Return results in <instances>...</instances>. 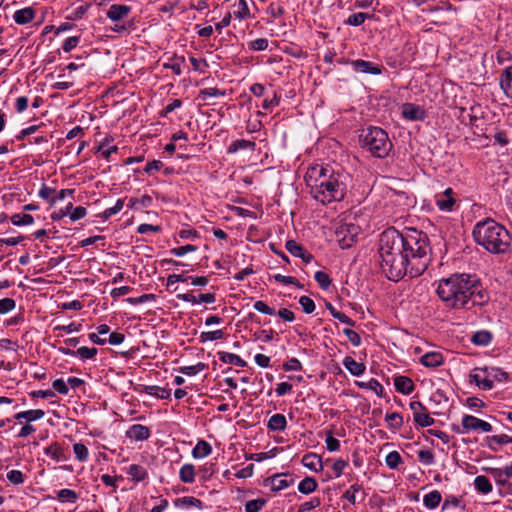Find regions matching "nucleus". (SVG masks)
<instances>
[{
	"instance_id": "nucleus-1",
	"label": "nucleus",
	"mask_w": 512,
	"mask_h": 512,
	"mask_svg": "<svg viewBox=\"0 0 512 512\" xmlns=\"http://www.w3.org/2000/svg\"><path fill=\"white\" fill-rule=\"evenodd\" d=\"M430 252L428 236L415 228L401 233L392 227L380 235V267L391 281L397 282L405 275H422L430 263Z\"/></svg>"
},
{
	"instance_id": "nucleus-2",
	"label": "nucleus",
	"mask_w": 512,
	"mask_h": 512,
	"mask_svg": "<svg viewBox=\"0 0 512 512\" xmlns=\"http://www.w3.org/2000/svg\"><path fill=\"white\" fill-rule=\"evenodd\" d=\"M437 295L451 309L470 310L484 305L487 294L476 275L455 273L438 281Z\"/></svg>"
},
{
	"instance_id": "nucleus-3",
	"label": "nucleus",
	"mask_w": 512,
	"mask_h": 512,
	"mask_svg": "<svg viewBox=\"0 0 512 512\" xmlns=\"http://www.w3.org/2000/svg\"><path fill=\"white\" fill-rule=\"evenodd\" d=\"M346 179L347 175L343 172L320 165L311 167L305 175L310 194L323 205L344 199L347 190Z\"/></svg>"
},
{
	"instance_id": "nucleus-4",
	"label": "nucleus",
	"mask_w": 512,
	"mask_h": 512,
	"mask_svg": "<svg viewBox=\"0 0 512 512\" xmlns=\"http://www.w3.org/2000/svg\"><path fill=\"white\" fill-rule=\"evenodd\" d=\"M475 242L492 254H507L511 250L509 231L492 218L477 222L472 231Z\"/></svg>"
},
{
	"instance_id": "nucleus-5",
	"label": "nucleus",
	"mask_w": 512,
	"mask_h": 512,
	"mask_svg": "<svg viewBox=\"0 0 512 512\" xmlns=\"http://www.w3.org/2000/svg\"><path fill=\"white\" fill-rule=\"evenodd\" d=\"M359 140L362 148L378 158L386 157L392 149L387 132L380 127L369 126L361 129Z\"/></svg>"
},
{
	"instance_id": "nucleus-6",
	"label": "nucleus",
	"mask_w": 512,
	"mask_h": 512,
	"mask_svg": "<svg viewBox=\"0 0 512 512\" xmlns=\"http://www.w3.org/2000/svg\"><path fill=\"white\" fill-rule=\"evenodd\" d=\"M451 429L457 434H465L470 431L488 433L492 431V425L489 422L479 419L473 415L465 414L462 417L461 426L453 424Z\"/></svg>"
},
{
	"instance_id": "nucleus-7",
	"label": "nucleus",
	"mask_w": 512,
	"mask_h": 512,
	"mask_svg": "<svg viewBox=\"0 0 512 512\" xmlns=\"http://www.w3.org/2000/svg\"><path fill=\"white\" fill-rule=\"evenodd\" d=\"M359 226L353 223H341L335 230L336 240L342 249L350 248L359 234Z\"/></svg>"
},
{
	"instance_id": "nucleus-8",
	"label": "nucleus",
	"mask_w": 512,
	"mask_h": 512,
	"mask_svg": "<svg viewBox=\"0 0 512 512\" xmlns=\"http://www.w3.org/2000/svg\"><path fill=\"white\" fill-rule=\"evenodd\" d=\"M294 479L286 473H277L264 480V486L270 487L271 491L279 492L293 485Z\"/></svg>"
},
{
	"instance_id": "nucleus-9",
	"label": "nucleus",
	"mask_w": 512,
	"mask_h": 512,
	"mask_svg": "<svg viewBox=\"0 0 512 512\" xmlns=\"http://www.w3.org/2000/svg\"><path fill=\"white\" fill-rule=\"evenodd\" d=\"M435 203L440 211L451 212L456 203L455 193L452 188H446L443 192L435 195Z\"/></svg>"
},
{
	"instance_id": "nucleus-10",
	"label": "nucleus",
	"mask_w": 512,
	"mask_h": 512,
	"mask_svg": "<svg viewBox=\"0 0 512 512\" xmlns=\"http://www.w3.org/2000/svg\"><path fill=\"white\" fill-rule=\"evenodd\" d=\"M401 114L409 121H423L426 118V111L414 103H404L401 107Z\"/></svg>"
},
{
	"instance_id": "nucleus-11",
	"label": "nucleus",
	"mask_w": 512,
	"mask_h": 512,
	"mask_svg": "<svg viewBox=\"0 0 512 512\" xmlns=\"http://www.w3.org/2000/svg\"><path fill=\"white\" fill-rule=\"evenodd\" d=\"M354 71L358 73H365L371 75H379L382 73L384 67L363 59H357L350 62Z\"/></svg>"
},
{
	"instance_id": "nucleus-12",
	"label": "nucleus",
	"mask_w": 512,
	"mask_h": 512,
	"mask_svg": "<svg viewBox=\"0 0 512 512\" xmlns=\"http://www.w3.org/2000/svg\"><path fill=\"white\" fill-rule=\"evenodd\" d=\"M58 352L65 356H77L82 360L93 359L98 350L95 347H79L77 350H72L68 347H58Z\"/></svg>"
},
{
	"instance_id": "nucleus-13",
	"label": "nucleus",
	"mask_w": 512,
	"mask_h": 512,
	"mask_svg": "<svg viewBox=\"0 0 512 512\" xmlns=\"http://www.w3.org/2000/svg\"><path fill=\"white\" fill-rule=\"evenodd\" d=\"M285 248L290 254L301 258L305 263H309L313 258L310 252L294 240H288L285 244Z\"/></svg>"
},
{
	"instance_id": "nucleus-14",
	"label": "nucleus",
	"mask_w": 512,
	"mask_h": 512,
	"mask_svg": "<svg viewBox=\"0 0 512 512\" xmlns=\"http://www.w3.org/2000/svg\"><path fill=\"white\" fill-rule=\"evenodd\" d=\"M151 435L150 429L142 424H133L126 431V437L135 441L147 440Z\"/></svg>"
},
{
	"instance_id": "nucleus-15",
	"label": "nucleus",
	"mask_w": 512,
	"mask_h": 512,
	"mask_svg": "<svg viewBox=\"0 0 512 512\" xmlns=\"http://www.w3.org/2000/svg\"><path fill=\"white\" fill-rule=\"evenodd\" d=\"M474 371L482 372L483 374L488 376L489 379H492L493 382L494 381L506 382V381L509 380L508 373L505 372L504 370H502L501 368H498V367H487V366L477 367V368L474 369Z\"/></svg>"
},
{
	"instance_id": "nucleus-16",
	"label": "nucleus",
	"mask_w": 512,
	"mask_h": 512,
	"mask_svg": "<svg viewBox=\"0 0 512 512\" xmlns=\"http://www.w3.org/2000/svg\"><path fill=\"white\" fill-rule=\"evenodd\" d=\"M131 7L122 4H113L106 12V16L112 22H119L129 15Z\"/></svg>"
},
{
	"instance_id": "nucleus-17",
	"label": "nucleus",
	"mask_w": 512,
	"mask_h": 512,
	"mask_svg": "<svg viewBox=\"0 0 512 512\" xmlns=\"http://www.w3.org/2000/svg\"><path fill=\"white\" fill-rule=\"evenodd\" d=\"M500 88L504 94L512 99V65L506 67L499 78Z\"/></svg>"
},
{
	"instance_id": "nucleus-18",
	"label": "nucleus",
	"mask_w": 512,
	"mask_h": 512,
	"mask_svg": "<svg viewBox=\"0 0 512 512\" xmlns=\"http://www.w3.org/2000/svg\"><path fill=\"white\" fill-rule=\"evenodd\" d=\"M301 463L311 471L319 472L323 469V463L320 456L315 453H307L302 457Z\"/></svg>"
},
{
	"instance_id": "nucleus-19",
	"label": "nucleus",
	"mask_w": 512,
	"mask_h": 512,
	"mask_svg": "<svg viewBox=\"0 0 512 512\" xmlns=\"http://www.w3.org/2000/svg\"><path fill=\"white\" fill-rule=\"evenodd\" d=\"M394 386L397 392L404 395L411 394L415 387L413 381L407 376H396L394 378Z\"/></svg>"
},
{
	"instance_id": "nucleus-20",
	"label": "nucleus",
	"mask_w": 512,
	"mask_h": 512,
	"mask_svg": "<svg viewBox=\"0 0 512 512\" xmlns=\"http://www.w3.org/2000/svg\"><path fill=\"white\" fill-rule=\"evenodd\" d=\"M43 452L46 456L52 458L56 462L66 461L68 459L64 449L57 442H53L49 446L45 447Z\"/></svg>"
},
{
	"instance_id": "nucleus-21",
	"label": "nucleus",
	"mask_w": 512,
	"mask_h": 512,
	"mask_svg": "<svg viewBox=\"0 0 512 512\" xmlns=\"http://www.w3.org/2000/svg\"><path fill=\"white\" fill-rule=\"evenodd\" d=\"M420 362L425 367L436 368L443 364L444 358L440 352L432 351L425 353L421 357Z\"/></svg>"
},
{
	"instance_id": "nucleus-22",
	"label": "nucleus",
	"mask_w": 512,
	"mask_h": 512,
	"mask_svg": "<svg viewBox=\"0 0 512 512\" xmlns=\"http://www.w3.org/2000/svg\"><path fill=\"white\" fill-rule=\"evenodd\" d=\"M287 427V420L283 414L277 413L272 415L268 422L267 428L269 431L280 432L284 431Z\"/></svg>"
},
{
	"instance_id": "nucleus-23",
	"label": "nucleus",
	"mask_w": 512,
	"mask_h": 512,
	"mask_svg": "<svg viewBox=\"0 0 512 512\" xmlns=\"http://www.w3.org/2000/svg\"><path fill=\"white\" fill-rule=\"evenodd\" d=\"M35 17V11L32 7H25L15 11L13 19L19 25L30 23Z\"/></svg>"
},
{
	"instance_id": "nucleus-24",
	"label": "nucleus",
	"mask_w": 512,
	"mask_h": 512,
	"mask_svg": "<svg viewBox=\"0 0 512 512\" xmlns=\"http://www.w3.org/2000/svg\"><path fill=\"white\" fill-rule=\"evenodd\" d=\"M343 366L353 376H360L365 372V365L361 362H357L353 357L346 356L343 360Z\"/></svg>"
},
{
	"instance_id": "nucleus-25",
	"label": "nucleus",
	"mask_w": 512,
	"mask_h": 512,
	"mask_svg": "<svg viewBox=\"0 0 512 512\" xmlns=\"http://www.w3.org/2000/svg\"><path fill=\"white\" fill-rule=\"evenodd\" d=\"M481 372L474 371L470 374V381L474 382L480 389L489 391L493 389L494 383L492 379H489L488 376L480 374Z\"/></svg>"
},
{
	"instance_id": "nucleus-26",
	"label": "nucleus",
	"mask_w": 512,
	"mask_h": 512,
	"mask_svg": "<svg viewBox=\"0 0 512 512\" xmlns=\"http://www.w3.org/2000/svg\"><path fill=\"white\" fill-rule=\"evenodd\" d=\"M143 392L158 399H169L171 390L157 385L144 386Z\"/></svg>"
},
{
	"instance_id": "nucleus-27",
	"label": "nucleus",
	"mask_w": 512,
	"mask_h": 512,
	"mask_svg": "<svg viewBox=\"0 0 512 512\" xmlns=\"http://www.w3.org/2000/svg\"><path fill=\"white\" fill-rule=\"evenodd\" d=\"M256 147L255 142L245 139H238L233 141L227 148V152L229 154H234L238 152L239 150H245L250 149L251 151H254Z\"/></svg>"
},
{
	"instance_id": "nucleus-28",
	"label": "nucleus",
	"mask_w": 512,
	"mask_h": 512,
	"mask_svg": "<svg viewBox=\"0 0 512 512\" xmlns=\"http://www.w3.org/2000/svg\"><path fill=\"white\" fill-rule=\"evenodd\" d=\"M212 452L211 445L205 440H199L192 450V456L195 459H202L210 455Z\"/></svg>"
},
{
	"instance_id": "nucleus-29",
	"label": "nucleus",
	"mask_w": 512,
	"mask_h": 512,
	"mask_svg": "<svg viewBox=\"0 0 512 512\" xmlns=\"http://www.w3.org/2000/svg\"><path fill=\"white\" fill-rule=\"evenodd\" d=\"M44 415H45V412L42 409H32V410H27V411H22V412L16 413L14 415V419H16V420L24 419L27 422H32V421H36V420L43 418Z\"/></svg>"
},
{
	"instance_id": "nucleus-30",
	"label": "nucleus",
	"mask_w": 512,
	"mask_h": 512,
	"mask_svg": "<svg viewBox=\"0 0 512 512\" xmlns=\"http://www.w3.org/2000/svg\"><path fill=\"white\" fill-rule=\"evenodd\" d=\"M218 357L219 360L223 363L233 364L238 367H245L247 365L245 360L233 353L221 351L218 352Z\"/></svg>"
},
{
	"instance_id": "nucleus-31",
	"label": "nucleus",
	"mask_w": 512,
	"mask_h": 512,
	"mask_svg": "<svg viewBox=\"0 0 512 512\" xmlns=\"http://www.w3.org/2000/svg\"><path fill=\"white\" fill-rule=\"evenodd\" d=\"M127 474L136 482L144 481L148 477L146 468L138 464L130 465Z\"/></svg>"
},
{
	"instance_id": "nucleus-32",
	"label": "nucleus",
	"mask_w": 512,
	"mask_h": 512,
	"mask_svg": "<svg viewBox=\"0 0 512 512\" xmlns=\"http://www.w3.org/2000/svg\"><path fill=\"white\" fill-rule=\"evenodd\" d=\"M174 505L181 508L195 507L198 509L203 508V503L200 499L192 496H184L175 500Z\"/></svg>"
},
{
	"instance_id": "nucleus-33",
	"label": "nucleus",
	"mask_w": 512,
	"mask_h": 512,
	"mask_svg": "<svg viewBox=\"0 0 512 512\" xmlns=\"http://www.w3.org/2000/svg\"><path fill=\"white\" fill-rule=\"evenodd\" d=\"M195 467L193 464H184L179 471V479L183 483L191 484L195 481Z\"/></svg>"
},
{
	"instance_id": "nucleus-34",
	"label": "nucleus",
	"mask_w": 512,
	"mask_h": 512,
	"mask_svg": "<svg viewBox=\"0 0 512 512\" xmlns=\"http://www.w3.org/2000/svg\"><path fill=\"white\" fill-rule=\"evenodd\" d=\"M491 341L492 334L487 330L476 331L471 337V342L478 346H487Z\"/></svg>"
},
{
	"instance_id": "nucleus-35",
	"label": "nucleus",
	"mask_w": 512,
	"mask_h": 512,
	"mask_svg": "<svg viewBox=\"0 0 512 512\" xmlns=\"http://www.w3.org/2000/svg\"><path fill=\"white\" fill-rule=\"evenodd\" d=\"M318 488V483L313 477H305L298 484V490L302 494H311Z\"/></svg>"
},
{
	"instance_id": "nucleus-36",
	"label": "nucleus",
	"mask_w": 512,
	"mask_h": 512,
	"mask_svg": "<svg viewBox=\"0 0 512 512\" xmlns=\"http://www.w3.org/2000/svg\"><path fill=\"white\" fill-rule=\"evenodd\" d=\"M486 471L493 477L497 485L503 487H511V483L506 478L505 473L502 469L490 467L486 468Z\"/></svg>"
},
{
	"instance_id": "nucleus-37",
	"label": "nucleus",
	"mask_w": 512,
	"mask_h": 512,
	"mask_svg": "<svg viewBox=\"0 0 512 512\" xmlns=\"http://www.w3.org/2000/svg\"><path fill=\"white\" fill-rule=\"evenodd\" d=\"M441 500V493L438 490H434L424 495L423 504L428 509H434L440 504Z\"/></svg>"
},
{
	"instance_id": "nucleus-38",
	"label": "nucleus",
	"mask_w": 512,
	"mask_h": 512,
	"mask_svg": "<svg viewBox=\"0 0 512 512\" xmlns=\"http://www.w3.org/2000/svg\"><path fill=\"white\" fill-rule=\"evenodd\" d=\"M474 486L475 489L482 494H488L493 489L490 480L484 475H479L475 478Z\"/></svg>"
},
{
	"instance_id": "nucleus-39",
	"label": "nucleus",
	"mask_w": 512,
	"mask_h": 512,
	"mask_svg": "<svg viewBox=\"0 0 512 512\" xmlns=\"http://www.w3.org/2000/svg\"><path fill=\"white\" fill-rule=\"evenodd\" d=\"M385 421L388 425V428L393 431L398 430L403 425V418L398 412L386 414Z\"/></svg>"
},
{
	"instance_id": "nucleus-40",
	"label": "nucleus",
	"mask_w": 512,
	"mask_h": 512,
	"mask_svg": "<svg viewBox=\"0 0 512 512\" xmlns=\"http://www.w3.org/2000/svg\"><path fill=\"white\" fill-rule=\"evenodd\" d=\"M10 221L15 226H28L33 224L34 218L30 214L16 213L10 217Z\"/></svg>"
},
{
	"instance_id": "nucleus-41",
	"label": "nucleus",
	"mask_w": 512,
	"mask_h": 512,
	"mask_svg": "<svg viewBox=\"0 0 512 512\" xmlns=\"http://www.w3.org/2000/svg\"><path fill=\"white\" fill-rule=\"evenodd\" d=\"M468 117H469V124L475 128H478L479 127L478 122L483 118L482 107L479 104L471 106Z\"/></svg>"
},
{
	"instance_id": "nucleus-42",
	"label": "nucleus",
	"mask_w": 512,
	"mask_h": 512,
	"mask_svg": "<svg viewBox=\"0 0 512 512\" xmlns=\"http://www.w3.org/2000/svg\"><path fill=\"white\" fill-rule=\"evenodd\" d=\"M413 420L414 423L420 427H428L433 425L435 422V420L429 415L427 409L414 415Z\"/></svg>"
},
{
	"instance_id": "nucleus-43",
	"label": "nucleus",
	"mask_w": 512,
	"mask_h": 512,
	"mask_svg": "<svg viewBox=\"0 0 512 512\" xmlns=\"http://www.w3.org/2000/svg\"><path fill=\"white\" fill-rule=\"evenodd\" d=\"M152 197L149 195H143L141 198H130L128 202V207L130 209H139L150 207L152 204Z\"/></svg>"
},
{
	"instance_id": "nucleus-44",
	"label": "nucleus",
	"mask_w": 512,
	"mask_h": 512,
	"mask_svg": "<svg viewBox=\"0 0 512 512\" xmlns=\"http://www.w3.org/2000/svg\"><path fill=\"white\" fill-rule=\"evenodd\" d=\"M185 63V57L184 56H177L175 55L170 63H165L164 68L171 69L174 74L181 75L182 74V66Z\"/></svg>"
},
{
	"instance_id": "nucleus-45",
	"label": "nucleus",
	"mask_w": 512,
	"mask_h": 512,
	"mask_svg": "<svg viewBox=\"0 0 512 512\" xmlns=\"http://www.w3.org/2000/svg\"><path fill=\"white\" fill-rule=\"evenodd\" d=\"M57 499L60 502L75 503L78 499V494L74 490L64 488L57 492Z\"/></svg>"
},
{
	"instance_id": "nucleus-46",
	"label": "nucleus",
	"mask_w": 512,
	"mask_h": 512,
	"mask_svg": "<svg viewBox=\"0 0 512 512\" xmlns=\"http://www.w3.org/2000/svg\"><path fill=\"white\" fill-rule=\"evenodd\" d=\"M235 6L237 7V9L234 10L233 13L236 18H238L240 20L250 18V16H251L250 9L245 0H239L238 4Z\"/></svg>"
},
{
	"instance_id": "nucleus-47",
	"label": "nucleus",
	"mask_w": 512,
	"mask_h": 512,
	"mask_svg": "<svg viewBox=\"0 0 512 512\" xmlns=\"http://www.w3.org/2000/svg\"><path fill=\"white\" fill-rule=\"evenodd\" d=\"M371 17V15L363 12L354 13L347 18L345 24L357 27L362 25L366 19H370Z\"/></svg>"
},
{
	"instance_id": "nucleus-48",
	"label": "nucleus",
	"mask_w": 512,
	"mask_h": 512,
	"mask_svg": "<svg viewBox=\"0 0 512 512\" xmlns=\"http://www.w3.org/2000/svg\"><path fill=\"white\" fill-rule=\"evenodd\" d=\"M73 452L75 454V458L80 462H86L89 457V451L86 445L83 443H75L73 445Z\"/></svg>"
},
{
	"instance_id": "nucleus-49",
	"label": "nucleus",
	"mask_w": 512,
	"mask_h": 512,
	"mask_svg": "<svg viewBox=\"0 0 512 512\" xmlns=\"http://www.w3.org/2000/svg\"><path fill=\"white\" fill-rule=\"evenodd\" d=\"M225 95L226 92L218 88H205L199 92V98L203 101L207 100L209 97H224Z\"/></svg>"
},
{
	"instance_id": "nucleus-50",
	"label": "nucleus",
	"mask_w": 512,
	"mask_h": 512,
	"mask_svg": "<svg viewBox=\"0 0 512 512\" xmlns=\"http://www.w3.org/2000/svg\"><path fill=\"white\" fill-rule=\"evenodd\" d=\"M267 501L263 498L247 501L245 504V512H259L266 505Z\"/></svg>"
},
{
	"instance_id": "nucleus-51",
	"label": "nucleus",
	"mask_w": 512,
	"mask_h": 512,
	"mask_svg": "<svg viewBox=\"0 0 512 512\" xmlns=\"http://www.w3.org/2000/svg\"><path fill=\"white\" fill-rule=\"evenodd\" d=\"M314 279L323 290H327L332 281L330 276L324 271H317L314 275Z\"/></svg>"
},
{
	"instance_id": "nucleus-52",
	"label": "nucleus",
	"mask_w": 512,
	"mask_h": 512,
	"mask_svg": "<svg viewBox=\"0 0 512 512\" xmlns=\"http://www.w3.org/2000/svg\"><path fill=\"white\" fill-rule=\"evenodd\" d=\"M386 465L390 469H396L402 463V457L397 451H392L385 458Z\"/></svg>"
},
{
	"instance_id": "nucleus-53",
	"label": "nucleus",
	"mask_w": 512,
	"mask_h": 512,
	"mask_svg": "<svg viewBox=\"0 0 512 512\" xmlns=\"http://www.w3.org/2000/svg\"><path fill=\"white\" fill-rule=\"evenodd\" d=\"M123 205H124V200L123 199H118L115 203V205L113 207H110V208H107L105 209L101 214L100 216L107 220L109 219L111 216L117 214L118 212H120L123 208Z\"/></svg>"
},
{
	"instance_id": "nucleus-54",
	"label": "nucleus",
	"mask_w": 512,
	"mask_h": 512,
	"mask_svg": "<svg viewBox=\"0 0 512 512\" xmlns=\"http://www.w3.org/2000/svg\"><path fill=\"white\" fill-rule=\"evenodd\" d=\"M110 139L105 138V140L99 145L98 151L101 152L103 158L108 159L112 153L117 152V146H109Z\"/></svg>"
},
{
	"instance_id": "nucleus-55",
	"label": "nucleus",
	"mask_w": 512,
	"mask_h": 512,
	"mask_svg": "<svg viewBox=\"0 0 512 512\" xmlns=\"http://www.w3.org/2000/svg\"><path fill=\"white\" fill-rule=\"evenodd\" d=\"M223 331L222 330H214V331H207V332H202L200 334V342L201 343H205L207 341H214V340H218V339H221L223 338Z\"/></svg>"
},
{
	"instance_id": "nucleus-56",
	"label": "nucleus",
	"mask_w": 512,
	"mask_h": 512,
	"mask_svg": "<svg viewBox=\"0 0 512 512\" xmlns=\"http://www.w3.org/2000/svg\"><path fill=\"white\" fill-rule=\"evenodd\" d=\"M205 364L202 362L197 363L196 365L192 366H183L179 368V372L182 374H185L187 376H194L204 370Z\"/></svg>"
},
{
	"instance_id": "nucleus-57",
	"label": "nucleus",
	"mask_w": 512,
	"mask_h": 512,
	"mask_svg": "<svg viewBox=\"0 0 512 512\" xmlns=\"http://www.w3.org/2000/svg\"><path fill=\"white\" fill-rule=\"evenodd\" d=\"M274 280L283 285H296L298 288H303V285L293 276H285L281 274H275Z\"/></svg>"
},
{
	"instance_id": "nucleus-58",
	"label": "nucleus",
	"mask_w": 512,
	"mask_h": 512,
	"mask_svg": "<svg viewBox=\"0 0 512 512\" xmlns=\"http://www.w3.org/2000/svg\"><path fill=\"white\" fill-rule=\"evenodd\" d=\"M299 304L301 305L303 312L306 314H311L315 310V303L308 296H301L299 298Z\"/></svg>"
},
{
	"instance_id": "nucleus-59",
	"label": "nucleus",
	"mask_w": 512,
	"mask_h": 512,
	"mask_svg": "<svg viewBox=\"0 0 512 512\" xmlns=\"http://www.w3.org/2000/svg\"><path fill=\"white\" fill-rule=\"evenodd\" d=\"M321 505V500L318 497H313L309 501L302 503L299 506L298 512H307L318 508Z\"/></svg>"
},
{
	"instance_id": "nucleus-60",
	"label": "nucleus",
	"mask_w": 512,
	"mask_h": 512,
	"mask_svg": "<svg viewBox=\"0 0 512 512\" xmlns=\"http://www.w3.org/2000/svg\"><path fill=\"white\" fill-rule=\"evenodd\" d=\"M280 103V96L276 92H273L272 97H266L262 103V108L265 110H272L277 107Z\"/></svg>"
},
{
	"instance_id": "nucleus-61",
	"label": "nucleus",
	"mask_w": 512,
	"mask_h": 512,
	"mask_svg": "<svg viewBox=\"0 0 512 512\" xmlns=\"http://www.w3.org/2000/svg\"><path fill=\"white\" fill-rule=\"evenodd\" d=\"M343 333L353 346L358 347L361 345V336L356 331L350 328H344Z\"/></svg>"
},
{
	"instance_id": "nucleus-62",
	"label": "nucleus",
	"mask_w": 512,
	"mask_h": 512,
	"mask_svg": "<svg viewBox=\"0 0 512 512\" xmlns=\"http://www.w3.org/2000/svg\"><path fill=\"white\" fill-rule=\"evenodd\" d=\"M248 47L252 51H264L268 48V40L265 38H258L249 42Z\"/></svg>"
},
{
	"instance_id": "nucleus-63",
	"label": "nucleus",
	"mask_w": 512,
	"mask_h": 512,
	"mask_svg": "<svg viewBox=\"0 0 512 512\" xmlns=\"http://www.w3.org/2000/svg\"><path fill=\"white\" fill-rule=\"evenodd\" d=\"M6 477L14 485H20L24 482V475L20 470H11L7 473Z\"/></svg>"
},
{
	"instance_id": "nucleus-64",
	"label": "nucleus",
	"mask_w": 512,
	"mask_h": 512,
	"mask_svg": "<svg viewBox=\"0 0 512 512\" xmlns=\"http://www.w3.org/2000/svg\"><path fill=\"white\" fill-rule=\"evenodd\" d=\"M325 443H326V448L329 452L337 451L340 448V441L338 439H336L335 437H333L331 431H329L327 433Z\"/></svg>"
}]
</instances>
